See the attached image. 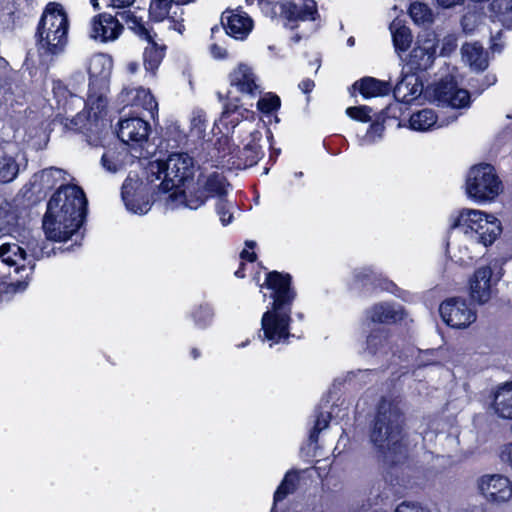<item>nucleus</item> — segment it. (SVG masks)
Listing matches in <instances>:
<instances>
[{"instance_id":"1","label":"nucleus","mask_w":512,"mask_h":512,"mask_svg":"<svg viewBox=\"0 0 512 512\" xmlns=\"http://www.w3.org/2000/svg\"><path fill=\"white\" fill-rule=\"evenodd\" d=\"M194 168L193 158L186 153H174L165 161L151 162L149 173L154 175L155 179L144 183L136 176L130 175L123 184L122 197L126 207L136 214L147 213L150 209L149 195L155 188L168 194L167 200L184 203L191 209H197L214 194L225 193V181L217 171L202 173L196 186L181 189L180 186L193 175Z\"/></svg>"},{"instance_id":"2","label":"nucleus","mask_w":512,"mask_h":512,"mask_svg":"<svg viewBox=\"0 0 512 512\" xmlns=\"http://www.w3.org/2000/svg\"><path fill=\"white\" fill-rule=\"evenodd\" d=\"M451 227L461 236L449 245L451 258L462 265L470 263L501 234V222L492 214L478 209H462L451 218Z\"/></svg>"},{"instance_id":"3","label":"nucleus","mask_w":512,"mask_h":512,"mask_svg":"<svg viewBox=\"0 0 512 512\" xmlns=\"http://www.w3.org/2000/svg\"><path fill=\"white\" fill-rule=\"evenodd\" d=\"M87 200L76 185L61 186L50 198L43 219L47 237L54 241L68 240L82 225Z\"/></svg>"},{"instance_id":"4","label":"nucleus","mask_w":512,"mask_h":512,"mask_svg":"<svg viewBox=\"0 0 512 512\" xmlns=\"http://www.w3.org/2000/svg\"><path fill=\"white\" fill-rule=\"evenodd\" d=\"M113 61L107 54L99 53L90 58L88 73L90 76L87 111L79 113L72 119L66 118L65 127L72 130H92L98 125L107 105L109 79Z\"/></svg>"},{"instance_id":"5","label":"nucleus","mask_w":512,"mask_h":512,"mask_svg":"<svg viewBox=\"0 0 512 512\" xmlns=\"http://www.w3.org/2000/svg\"><path fill=\"white\" fill-rule=\"evenodd\" d=\"M289 276L277 272L268 274L266 285L274 290V302L271 310L263 314L261 325L265 339L279 343L289 335L290 310L286 308L293 299L289 289Z\"/></svg>"},{"instance_id":"6","label":"nucleus","mask_w":512,"mask_h":512,"mask_svg":"<svg viewBox=\"0 0 512 512\" xmlns=\"http://www.w3.org/2000/svg\"><path fill=\"white\" fill-rule=\"evenodd\" d=\"M69 21L67 13L59 4L47 5L39 29V47L46 53L57 54L67 43Z\"/></svg>"},{"instance_id":"7","label":"nucleus","mask_w":512,"mask_h":512,"mask_svg":"<svg viewBox=\"0 0 512 512\" xmlns=\"http://www.w3.org/2000/svg\"><path fill=\"white\" fill-rule=\"evenodd\" d=\"M465 190L475 202H488L500 195L503 187L494 167L479 164L469 170Z\"/></svg>"},{"instance_id":"8","label":"nucleus","mask_w":512,"mask_h":512,"mask_svg":"<svg viewBox=\"0 0 512 512\" xmlns=\"http://www.w3.org/2000/svg\"><path fill=\"white\" fill-rule=\"evenodd\" d=\"M0 260L8 268V274L20 275V279L11 280L10 285L24 290L35 268V259L16 242H3L0 245Z\"/></svg>"},{"instance_id":"9","label":"nucleus","mask_w":512,"mask_h":512,"mask_svg":"<svg viewBox=\"0 0 512 512\" xmlns=\"http://www.w3.org/2000/svg\"><path fill=\"white\" fill-rule=\"evenodd\" d=\"M401 415L396 407L382 405L377 416L371 439L382 449H392L401 438Z\"/></svg>"},{"instance_id":"10","label":"nucleus","mask_w":512,"mask_h":512,"mask_svg":"<svg viewBox=\"0 0 512 512\" xmlns=\"http://www.w3.org/2000/svg\"><path fill=\"white\" fill-rule=\"evenodd\" d=\"M430 95L442 106L464 108L470 103L469 92L460 88L453 75H448L431 87Z\"/></svg>"},{"instance_id":"11","label":"nucleus","mask_w":512,"mask_h":512,"mask_svg":"<svg viewBox=\"0 0 512 512\" xmlns=\"http://www.w3.org/2000/svg\"><path fill=\"white\" fill-rule=\"evenodd\" d=\"M442 320L450 327L464 329L476 321V311L462 298H449L441 303Z\"/></svg>"},{"instance_id":"12","label":"nucleus","mask_w":512,"mask_h":512,"mask_svg":"<svg viewBox=\"0 0 512 512\" xmlns=\"http://www.w3.org/2000/svg\"><path fill=\"white\" fill-rule=\"evenodd\" d=\"M480 494L491 503H505L512 498V482L504 475L486 474L477 481Z\"/></svg>"},{"instance_id":"13","label":"nucleus","mask_w":512,"mask_h":512,"mask_svg":"<svg viewBox=\"0 0 512 512\" xmlns=\"http://www.w3.org/2000/svg\"><path fill=\"white\" fill-rule=\"evenodd\" d=\"M149 16L155 22L168 21L169 27L183 33V9L180 2L174 0H151Z\"/></svg>"},{"instance_id":"14","label":"nucleus","mask_w":512,"mask_h":512,"mask_svg":"<svg viewBox=\"0 0 512 512\" xmlns=\"http://www.w3.org/2000/svg\"><path fill=\"white\" fill-rule=\"evenodd\" d=\"M131 29L147 40V46L143 53V64L147 72L154 74L162 62L165 54V46L156 42L150 32L136 18H131Z\"/></svg>"},{"instance_id":"15","label":"nucleus","mask_w":512,"mask_h":512,"mask_svg":"<svg viewBox=\"0 0 512 512\" xmlns=\"http://www.w3.org/2000/svg\"><path fill=\"white\" fill-rule=\"evenodd\" d=\"M492 269L488 266L479 267L469 281L471 298L480 303H487L495 293L496 280L492 277Z\"/></svg>"},{"instance_id":"16","label":"nucleus","mask_w":512,"mask_h":512,"mask_svg":"<svg viewBox=\"0 0 512 512\" xmlns=\"http://www.w3.org/2000/svg\"><path fill=\"white\" fill-rule=\"evenodd\" d=\"M438 40L434 32L418 35L416 45L410 55V62L418 69H427L434 61Z\"/></svg>"},{"instance_id":"17","label":"nucleus","mask_w":512,"mask_h":512,"mask_svg":"<svg viewBox=\"0 0 512 512\" xmlns=\"http://www.w3.org/2000/svg\"><path fill=\"white\" fill-rule=\"evenodd\" d=\"M123 26L114 16L103 13L92 18L89 36L102 43L114 41L122 33Z\"/></svg>"},{"instance_id":"18","label":"nucleus","mask_w":512,"mask_h":512,"mask_svg":"<svg viewBox=\"0 0 512 512\" xmlns=\"http://www.w3.org/2000/svg\"><path fill=\"white\" fill-rule=\"evenodd\" d=\"M231 89L229 94L235 92L255 96L260 92L259 79L254 73L253 69L246 64H239L230 75Z\"/></svg>"},{"instance_id":"19","label":"nucleus","mask_w":512,"mask_h":512,"mask_svg":"<svg viewBox=\"0 0 512 512\" xmlns=\"http://www.w3.org/2000/svg\"><path fill=\"white\" fill-rule=\"evenodd\" d=\"M221 21L226 33L235 39L246 38L253 28L252 19L242 11H226Z\"/></svg>"},{"instance_id":"20","label":"nucleus","mask_w":512,"mask_h":512,"mask_svg":"<svg viewBox=\"0 0 512 512\" xmlns=\"http://www.w3.org/2000/svg\"><path fill=\"white\" fill-rule=\"evenodd\" d=\"M148 132V123L141 118L133 117L120 122L118 135L124 143H141L147 139Z\"/></svg>"},{"instance_id":"21","label":"nucleus","mask_w":512,"mask_h":512,"mask_svg":"<svg viewBox=\"0 0 512 512\" xmlns=\"http://www.w3.org/2000/svg\"><path fill=\"white\" fill-rule=\"evenodd\" d=\"M421 93L422 84L418 77L413 74L404 76L394 89L395 97L406 103L413 101Z\"/></svg>"},{"instance_id":"22","label":"nucleus","mask_w":512,"mask_h":512,"mask_svg":"<svg viewBox=\"0 0 512 512\" xmlns=\"http://www.w3.org/2000/svg\"><path fill=\"white\" fill-rule=\"evenodd\" d=\"M410 127L416 131H427L434 128H441L448 124L445 120H439L438 116L431 109H423L413 113L409 120Z\"/></svg>"},{"instance_id":"23","label":"nucleus","mask_w":512,"mask_h":512,"mask_svg":"<svg viewBox=\"0 0 512 512\" xmlns=\"http://www.w3.org/2000/svg\"><path fill=\"white\" fill-rule=\"evenodd\" d=\"M128 159L127 148L121 144L118 148L107 150L102 156L101 164L108 172L115 173L126 165Z\"/></svg>"},{"instance_id":"24","label":"nucleus","mask_w":512,"mask_h":512,"mask_svg":"<svg viewBox=\"0 0 512 512\" xmlns=\"http://www.w3.org/2000/svg\"><path fill=\"white\" fill-rule=\"evenodd\" d=\"M462 59L473 70H484L487 65V57L483 48L476 43H467L462 47Z\"/></svg>"},{"instance_id":"25","label":"nucleus","mask_w":512,"mask_h":512,"mask_svg":"<svg viewBox=\"0 0 512 512\" xmlns=\"http://www.w3.org/2000/svg\"><path fill=\"white\" fill-rule=\"evenodd\" d=\"M254 113L247 110V109H241L238 106H231L228 105L224 112L222 113L221 118L219 119V122L217 123L218 129L221 131L220 126L226 127V133L229 132L228 124L231 125L232 128H234L242 119H248L249 117L253 118Z\"/></svg>"},{"instance_id":"26","label":"nucleus","mask_w":512,"mask_h":512,"mask_svg":"<svg viewBox=\"0 0 512 512\" xmlns=\"http://www.w3.org/2000/svg\"><path fill=\"white\" fill-rule=\"evenodd\" d=\"M353 87L358 89L359 92L366 98L383 96L389 92V86L387 83L370 77L356 82Z\"/></svg>"},{"instance_id":"27","label":"nucleus","mask_w":512,"mask_h":512,"mask_svg":"<svg viewBox=\"0 0 512 512\" xmlns=\"http://www.w3.org/2000/svg\"><path fill=\"white\" fill-rule=\"evenodd\" d=\"M369 317L375 323L395 322L403 317V312L387 304H378L370 310Z\"/></svg>"},{"instance_id":"28","label":"nucleus","mask_w":512,"mask_h":512,"mask_svg":"<svg viewBox=\"0 0 512 512\" xmlns=\"http://www.w3.org/2000/svg\"><path fill=\"white\" fill-rule=\"evenodd\" d=\"M390 30L396 50L406 51L412 41L410 30L398 18L391 23Z\"/></svg>"},{"instance_id":"29","label":"nucleus","mask_w":512,"mask_h":512,"mask_svg":"<svg viewBox=\"0 0 512 512\" xmlns=\"http://www.w3.org/2000/svg\"><path fill=\"white\" fill-rule=\"evenodd\" d=\"M54 96L57 98L58 103L62 104L63 108L68 111H73L75 108H79L83 105V100L80 97H77L74 94H71L66 87L60 83L56 82L53 86Z\"/></svg>"},{"instance_id":"30","label":"nucleus","mask_w":512,"mask_h":512,"mask_svg":"<svg viewBox=\"0 0 512 512\" xmlns=\"http://www.w3.org/2000/svg\"><path fill=\"white\" fill-rule=\"evenodd\" d=\"M131 100L134 106L142 107L150 113L157 110V102L151 92L144 88L136 89L131 93Z\"/></svg>"},{"instance_id":"31","label":"nucleus","mask_w":512,"mask_h":512,"mask_svg":"<svg viewBox=\"0 0 512 512\" xmlns=\"http://www.w3.org/2000/svg\"><path fill=\"white\" fill-rule=\"evenodd\" d=\"M409 13L416 24H430L433 21L432 11L423 3H412L410 6Z\"/></svg>"},{"instance_id":"32","label":"nucleus","mask_w":512,"mask_h":512,"mask_svg":"<svg viewBox=\"0 0 512 512\" xmlns=\"http://www.w3.org/2000/svg\"><path fill=\"white\" fill-rule=\"evenodd\" d=\"M297 481L298 475L295 472H288L281 485L275 492L274 503L276 504L278 501L284 499L289 493H291L295 489Z\"/></svg>"},{"instance_id":"33","label":"nucleus","mask_w":512,"mask_h":512,"mask_svg":"<svg viewBox=\"0 0 512 512\" xmlns=\"http://www.w3.org/2000/svg\"><path fill=\"white\" fill-rule=\"evenodd\" d=\"M18 173V167L12 158L4 159L0 162V181H12Z\"/></svg>"},{"instance_id":"34","label":"nucleus","mask_w":512,"mask_h":512,"mask_svg":"<svg viewBox=\"0 0 512 512\" xmlns=\"http://www.w3.org/2000/svg\"><path fill=\"white\" fill-rule=\"evenodd\" d=\"M234 205L227 200L220 198L217 203V213L220 217L222 224L228 225L233 219Z\"/></svg>"},{"instance_id":"35","label":"nucleus","mask_w":512,"mask_h":512,"mask_svg":"<svg viewBox=\"0 0 512 512\" xmlns=\"http://www.w3.org/2000/svg\"><path fill=\"white\" fill-rule=\"evenodd\" d=\"M17 217L13 212L0 210V231L12 234L15 231Z\"/></svg>"},{"instance_id":"36","label":"nucleus","mask_w":512,"mask_h":512,"mask_svg":"<svg viewBox=\"0 0 512 512\" xmlns=\"http://www.w3.org/2000/svg\"><path fill=\"white\" fill-rule=\"evenodd\" d=\"M280 106V98L274 94L268 93L261 97L257 103V107L263 113H269Z\"/></svg>"},{"instance_id":"37","label":"nucleus","mask_w":512,"mask_h":512,"mask_svg":"<svg viewBox=\"0 0 512 512\" xmlns=\"http://www.w3.org/2000/svg\"><path fill=\"white\" fill-rule=\"evenodd\" d=\"M370 112L371 110L366 106L349 107L346 110L349 117L362 122L370 121Z\"/></svg>"},{"instance_id":"38","label":"nucleus","mask_w":512,"mask_h":512,"mask_svg":"<svg viewBox=\"0 0 512 512\" xmlns=\"http://www.w3.org/2000/svg\"><path fill=\"white\" fill-rule=\"evenodd\" d=\"M395 512H429V510L420 503L405 501L396 507Z\"/></svg>"},{"instance_id":"39","label":"nucleus","mask_w":512,"mask_h":512,"mask_svg":"<svg viewBox=\"0 0 512 512\" xmlns=\"http://www.w3.org/2000/svg\"><path fill=\"white\" fill-rule=\"evenodd\" d=\"M386 340V334L384 331H377L369 335L367 343L371 350H376L378 346H381Z\"/></svg>"},{"instance_id":"40","label":"nucleus","mask_w":512,"mask_h":512,"mask_svg":"<svg viewBox=\"0 0 512 512\" xmlns=\"http://www.w3.org/2000/svg\"><path fill=\"white\" fill-rule=\"evenodd\" d=\"M457 47V40L455 36L448 35L443 38L441 46V55H448L455 50Z\"/></svg>"},{"instance_id":"41","label":"nucleus","mask_w":512,"mask_h":512,"mask_svg":"<svg viewBox=\"0 0 512 512\" xmlns=\"http://www.w3.org/2000/svg\"><path fill=\"white\" fill-rule=\"evenodd\" d=\"M501 458L512 468V443H508L502 448Z\"/></svg>"},{"instance_id":"42","label":"nucleus","mask_w":512,"mask_h":512,"mask_svg":"<svg viewBox=\"0 0 512 512\" xmlns=\"http://www.w3.org/2000/svg\"><path fill=\"white\" fill-rule=\"evenodd\" d=\"M210 51H211L212 56L217 59H222L227 56L226 49H224L223 47L216 45V44H213L210 47Z\"/></svg>"},{"instance_id":"43","label":"nucleus","mask_w":512,"mask_h":512,"mask_svg":"<svg viewBox=\"0 0 512 512\" xmlns=\"http://www.w3.org/2000/svg\"><path fill=\"white\" fill-rule=\"evenodd\" d=\"M135 0H111V5L115 8H124L130 6Z\"/></svg>"},{"instance_id":"44","label":"nucleus","mask_w":512,"mask_h":512,"mask_svg":"<svg viewBox=\"0 0 512 512\" xmlns=\"http://www.w3.org/2000/svg\"><path fill=\"white\" fill-rule=\"evenodd\" d=\"M256 258V255L253 251H250L249 249H244L242 252H241V259L243 261H249V262H253Z\"/></svg>"},{"instance_id":"45","label":"nucleus","mask_w":512,"mask_h":512,"mask_svg":"<svg viewBox=\"0 0 512 512\" xmlns=\"http://www.w3.org/2000/svg\"><path fill=\"white\" fill-rule=\"evenodd\" d=\"M299 87L304 93H308L313 89L314 83L311 80H304L299 84Z\"/></svg>"},{"instance_id":"46","label":"nucleus","mask_w":512,"mask_h":512,"mask_svg":"<svg viewBox=\"0 0 512 512\" xmlns=\"http://www.w3.org/2000/svg\"><path fill=\"white\" fill-rule=\"evenodd\" d=\"M437 1H438L439 5L446 7V8L457 5L462 2V0H437Z\"/></svg>"},{"instance_id":"47","label":"nucleus","mask_w":512,"mask_h":512,"mask_svg":"<svg viewBox=\"0 0 512 512\" xmlns=\"http://www.w3.org/2000/svg\"><path fill=\"white\" fill-rule=\"evenodd\" d=\"M127 69L131 73H135L138 70V64L136 62H130L127 65Z\"/></svg>"},{"instance_id":"48","label":"nucleus","mask_w":512,"mask_h":512,"mask_svg":"<svg viewBox=\"0 0 512 512\" xmlns=\"http://www.w3.org/2000/svg\"><path fill=\"white\" fill-rule=\"evenodd\" d=\"M13 275H14V274H11V275L9 274L10 280H15V279H17V277H16V276H15V277H13ZM18 279H20V276L18 277ZM10 282H11V281H9V282L7 283V281H4V284H7L8 286L12 287V288H13V291H20L19 289H16V287H15V286L10 285Z\"/></svg>"},{"instance_id":"49","label":"nucleus","mask_w":512,"mask_h":512,"mask_svg":"<svg viewBox=\"0 0 512 512\" xmlns=\"http://www.w3.org/2000/svg\"><path fill=\"white\" fill-rule=\"evenodd\" d=\"M371 131H375L377 133H381L383 131V127L381 125H379V124L372 125L370 132Z\"/></svg>"},{"instance_id":"50","label":"nucleus","mask_w":512,"mask_h":512,"mask_svg":"<svg viewBox=\"0 0 512 512\" xmlns=\"http://www.w3.org/2000/svg\"><path fill=\"white\" fill-rule=\"evenodd\" d=\"M200 312L202 314H204L205 319L211 318V316H212V313L208 308H205V309L201 310Z\"/></svg>"},{"instance_id":"51","label":"nucleus","mask_w":512,"mask_h":512,"mask_svg":"<svg viewBox=\"0 0 512 512\" xmlns=\"http://www.w3.org/2000/svg\"><path fill=\"white\" fill-rule=\"evenodd\" d=\"M54 172H59L58 170H54V169H49V170H46L42 173V177H46V176H50L51 174H53Z\"/></svg>"},{"instance_id":"52","label":"nucleus","mask_w":512,"mask_h":512,"mask_svg":"<svg viewBox=\"0 0 512 512\" xmlns=\"http://www.w3.org/2000/svg\"><path fill=\"white\" fill-rule=\"evenodd\" d=\"M90 3H91V5L93 6L94 9H98L99 8L98 0H90Z\"/></svg>"},{"instance_id":"53","label":"nucleus","mask_w":512,"mask_h":512,"mask_svg":"<svg viewBox=\"0 0 512 512\" xmlns=\"http://www.w3.org/2000/svg\"><path fill=\"white\" fill-rule=\"evenodd\" d=\"M236 276L237 277H240V278H243L244 277V273L242 272V268H240L239 270H237L235 272Z\"/></svg>"},{"instance_id":"54","label":"nucleus","mask_w":512,"mask_h":512,"mask_svg":"<svg viewBox=\"0 0 512 512\" xmlns=\"http://www.w3.org/2000/svg\"><path fill=\"white\" fill-rule=\"evenodd\" d=\"M246 245L249 249H253V247H254V243H252V242H247Z\"/></svg>"},{"instance_id":"55","label":"nucleus","mask_w":512,"mask_h":512,"mask_svg":"<svg viewBox=\"0 0 512 512\" xmlns=\"http://www.w3.org/2000/svg\"><path fill=\"white\" fill-rule=\"evenodd\" d=\"M348 43H349L350 45H353V44H354V40H353V38H350V39L348 40Z\"/></svg>"},{"instance_id":"56","label":"nucleus","mask_w":512,"mask_h":512,"mask_svg":"<svg viewBox=\"0 0 512 512\" xmlns=\"http://www.w3.org/2000/svg\"><path fill=\"white\" fill-rule=\"evenodd\" d=\"M3 277H4L3 275H0V280H1Z\"/></svg>"}]
</instances>
